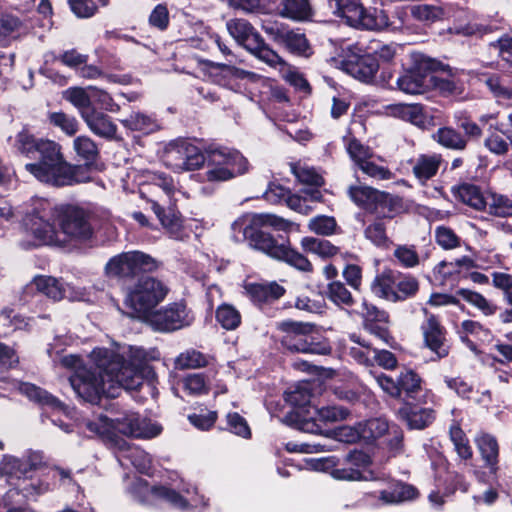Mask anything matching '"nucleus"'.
I'll return each mask as SVG.
<instances>
[{"instance_id":"1","label":"nucleus","mask_w":512,"mask_h":512,"mask_svg":"<svg viewBox=\"0 0 512 512\" xmlns=\"http://www.w3.org/2000/svg\"><path fill=\"white\" fill-rule=\"evenodd\" d=\"M90 358L93 366L80 368L69 377L77 396L90 403L97 402L102 395L117 397L121 388L135 390L150 373L140 348H130L127 359L109 349L96 348Z\"/></svg>"},{"instance_id":"2","label":"nucleus","mask_w":512,"mask_h":512,"mask_svg":"<svg viewBox=\"0 0 512 512\" xmlns=\"http://www.w3.org/2000/svg\"><path fill=\"white\" fill-rule=\"evenodd\" d=\"M19 152L37 162L27 163L25 170L37 180L53 185L66 186L82 182L77 170L68 164L61 153V146L53 140L37 139L34 136L20 132L16 138Z\"/></svg>"},{"instance_id":"3","label":"nucleus","mask_w":512,"mask_h":512,"mask_svg":"<svg viewBox=\"0 0 512 512\" xmlns=\"http://www.w3.org/2000/svg\"><path fill=\"white\" fill-rule=\"evenodd\" d=\"M291 222L274 214H252L237 219L232 224L234 232L242 233L250 247L260 250L272 258L282 260L298 270L304 272L312 271L310 261L299 252L291 249L285 244H278L264 227H272L276 230H287Z\"/></svg>"},{"instance_id":"4","label":"nucleus","mask_w":512,"mask_h":512,"mask_svg":"<svg viewBox=\"0 0 512 512\" xmlns=\"http://www.w3.org/2000/svg\"><path fill=\"white\" fill-rule=\"evenodd\" d=\"M167 293V286L160 280L150 276L142 277L128 289L124 304L131 317L146 320Z\"/></svg>"},{"instance_id":"5","label":"nucleus","mask_w":512,"mask_h":512,"mask_svg":"<svg viewBox=\"0 0 512 512\" xmlns=\"http://www.w3.org/2000/svg\"><path fill=\"white\" fill-rule=\"evenodd\" d=\"M87 428L100 436L112 437L116 433H121L126 436L143 439L154 438L162 431V427L159 424L137 415H128L116 420L101 415L97 421L88 422Z\"/></svg>"},{"instance_id":"6","label":"nucleus","mask_w":512,"mask_h":512,"mask_svg":"<svg viewBox=\"0 0 512 512\" xmlns=\"http://www.w3.org/2000/svg\"><path fill=\"white\" fill-rule=\"evenodd\" d=\"M229 34L249 53L270 67L285 66V60L269 47L260 33L245 19H231L226 23Z\"/></svg>"},{"instance_id":"7","label":"nucleus","mask_w":512,"mask_h":512,"mask_svg":"<svg viewBox=\"0 0 512 512\" xmlns=\"http://www.w3.org/2000/svg\"><path fill=\"white\" fill-rule=\"evenodd\" d=\"M444 68L439 60L421 52H412L410 66L397 79V86L406 94H423L431 88L432 73Z\"/></svg>"},{"instance_id":"8","label":"nucleus","mask_w":512,"mask_h":512,"mask_svg":"<svg viewBox=\"0 0 512 512\" xmlns=\"http://www.w3.org/2000/svg\"><path fill=\"white\" fill-rule=\"evenodd\" d=\"M277 327L283 332L281 344L291 352L326 354L329 351L327 345L318 341V333L311 323L286 320Z\"/></svg>"},{"instance_id":"9","label":"nucleus","mask_w":512,"mask_h":512,"mask_svg":"<svg viewBox=\"0 0 512 512\" xmlns=\"http://www.w3.org/2000/svg\"><path fill=\"white\" fill-rule=\"evenodd\" d=\"M330 8L338 17L344 18L349 26L367 30H380L390 26L383 10H366L360 0H328Z\"/></svg>"},{"instance_id":"10","label":"nucleus","mask_w":512,"mask_h":512,"mask_svg":"<svg viewBox=\"0 0 512 512\" xmlns=\"http://www.w3.org/2000/svg\"><path fill=\"white\" fill-rule=\"evenodd\" d=\"M165 165L176 172L199 169L206 162L201 149L188 140L178 139L165 146L163 153Z\"/></svg>"},{"instance_id":"11","label":"nucleus","mask_w":512,"mask_h":512,"mask_svg":"<svg viewBox=\"0 0 512 512\" xmlns=\"http://www.w3.org/2000/svg\"><path fill=\"white\" fill-rule=\"evenodd\" d=\"M158 268L157 261L140 251H130L112 257L105 266L108 277L129 278L140 272H152Z\"/></svg>"},{"instance_id":"12","label":"nucleus","mask_w":512,"mask_h":512,"mask_svg":"<svg viewBox=\"0 0 512 512\" xmlns=\"http://www.w3.org/2000/svg\"><path fill=\"white\" fill-rule=\"evenodd\" d=\"M63 234L71 240L85 241L93 234L88 214L81 208L63 205L55 209Z\"/></svg>"},{"instance_id":"13","label":"nucleus","mask_w":512,"mask_h":512,"mask_svg":"<svg viewBox=\"0 0 512 512\" xmlns=\"http://www.w3.org/2000/svg\"><path fill=\"white\" fill-rule=\"evenodd\" d=\"M193 320V315L183 303L169 304L163 309L152 312L146 319L154 330L162 332L175 331L189 326Z\"/></svg>"},{"instance_id":"14","label":"nucleus","mask_w":512,"mask_h":512,"mask_svg":"<svg viewBox=\"0 0 512 512\" xmlns=\"http://www.w3.org/2000/svg\"><path fill=\"white\" fill-rule=\"evenodd\" d=\"M139 489L144 493V497L141 499L143 503L154 505L158 500H163L173 507L178 509H188L189 507H198L199 505L206 506L203 496H197L195 489L193 488V495L188 498L183 497L176 491L167 487H150L147 483L139 481Z\"/></svg>"},{"instance_id":"15","label":"nucleus","mask_w":512,"mask_h":512,"mask_svg":"<svg viewBox=\"0 0 512 512\" xmlns=\"http://www.w3.org/2000/svg\"><path fill=\"white\" fill-rule=\"evenodd\" d=\"M41 209H36L28 214L24 220L26 228L39 241V244L52 245L58 242L54 225L50 222L52 208L49 203L42 204Z\"/></svg>"},{"instance_id":"16","label":"nucleus","mask_w":512,"mask_h":512,"mask_svg":"<svg viewBox=\"0 0 512 512\" xmlns=\"http://www.w3.org/2000/svg\"><path fill=\"white\" fill-rule=\"evenodd\" d=\"M264 30L276 44L285 47L289 52L306 57L310 55V47L304 34L274 26L264 27Z\"/></svg>"},{"instance_id":"17","label":"nucleus","mask_w":512,"mask_h":512,"mask_svg":"<svg viewBox=\"0 0 512 512\" xmlns=\"http://www.w3.org/2000/svg\"><path fill=\"white\" fill-rule=\"evenodd\" d=\"M31 285L34 286L37 291L55 301H59L63 298L79 300L83 296L82 292L74 291L69 284H64L52 276H37L33 279Z\"/></svg>"},{"instance_id":"18","label":"nucleus","mask_w":512,"mask_h":512,"mask_svg":"<svg viewBox=\"0 0 512 512\" xmlns=\"http://www.w3.org/2000/svg\"><path fill=\"white\" fill-rule=\"evenodd\" d=\"M425 316L421 329L426 346L436 354L437 358L446 357L449 353V346L446 344L443 328L434 315L425 311Z\"/></svg>"},{"instance_id":"19","label":"nucleus","mask_w":512,"mask_h":512,"mask_svg":"<svg viewBox=\"0 0 512 512\" xmlns=\"http://www.w3.org/2000/svg\"><path fill=\"white\" fill-rule=\"evenodd\" d=\"M212 164L228 168L234 177L245 174L248 171L247 159L237 150L227 147L212 149L208 152Z\"/></svg>"},{"instance_id":"20","label":"nucleus","mask_w":512,"mask_h":512,"mask_svg":"<svg viewBox=\"0 0 512 512\" xmlns=\"http://www.w3.org/2000/svg\"><path fill=\"white\" fill-rule=\"evenodd\" d=\"M345 462L348 467L332 470L331 476L337 480L355 481L363 478L361 469L370 465L371 458L365 452L355 450L346 455Z\"/></svg>"},{"instance_id":"21","label":"nucleus","mask_w":512,"mask_h":512,"mask_svg":"<svg viewBox=\"0 0 512 512\" xmlns=\"http://www.w3.org/2000/svg\"><path fill=\"white\" fill-rule=\"evenodd\" d=\"M314 413L317 416V419L311 416L310 419L303 417L302 427L306 432L310 433H318L320 431V427L316 423V421H321L323 423H334L338 421L345 420L349 415V410L342 406H324L321 408L313 407Z\"/></svg>"},{"instance_id":"22","label":"nucleus","mask_w":512,"mask_h":512,"mask_svg":"<svg viewBox=\"0 0 512 512\" xmlns=\"http://www.w3.org/2000/svg\"><path fill=\"white\" fill-rule=\"evenodd\" d=\"M82 120L96 136L106 140L116 139L117 125L114 123L113 119L104 112L94 108L90 112L83 113Z\"/></svg>"},{"instance_id":"23","label":"nucleus","mask_w":512,"mask_h":512,"mask_svg":"<svg viewBox=\"0 0 512 512\" xmlns=\"http://www.w3.org/2000/svg\"><path fill=\"white\" fill-rule=\"evenodd\" d=\"M370 289L378 298L390 302H399L395 290V273L391 269H384L378 273L371 282Z\"/></svg>"},{"instance_id":"24","label":"nucleus","mask_w":512,"mask_h":512,"mask_svg":"<svg viewBox=\"0 0 512 512\" xmlns=\"http://www.w3.org/2000/svg\"><path fill=\"white\" fill-rule=\"evenodd\" d=\"M475 443L486 466L491 473H495L499 457V445L496 437L486 432H480L475 437Z\"/></svg>"},{"instance_id":"25","label":"nucleus","mask_w":512,"mask_h":512,"mask_svg":"<svg viewBox=\"0 0 512 512\" xmlns=\"http://www.w3.org/2000/svg\"><path fill=\"white\" fill-rule=\"evenodd\" d=\"M246 291L251 300L258 304L278 300L285 293L284 287L275 281L267 283H250L246 286Z\"/></svg>"},{"instance_id":"26","label":"nucleus","mask_w":512,"mask_h":512,"mask_svg":"<svg viewBox=\"0 0 512 512\" xmlns=\"http://www.w3.org/2000/svg\"><path fill=\"white\" fill-rule=\"evenodd\" d=\"M452 192L456 199L471 208L478 211L485 209L486 193H483L478 186L470 183H463L453 187Z\"/></svg>"},{"instance_id":"27","label":"nucleus","mask_w":512,"mask_h":512,"mask_svg":"<svg viewBox=\"0 0 512 512\" xmlns=\"http://www.w3.org/2000/svg\"><path fill=\"white\" fill-rule=\"evenodd\" d=\"M379 64L377 59L371 54L363 55L355 62H349L347 64V71L355 78L363 82H371L377 71Z\"/></svg>"},{"instance_id":"28","label":"nucleus","mask_w":512,"mask_h":512,"mask_svg":"<svg viewBox=\"0 0 512 512\" xmlns=\"http://www.w3.org/2000/svg\"><path fill=\"white\" fill-rule=\"evenodd\" d=\"M441 162L442 157L439 154L419 155L412 167L413 174L421 183H425L437 174Z\"/></svg>"},{"instance_id":"29","label":"nucleus","mask_w":512,"mask_h":512,"mask_svg":"<svg viewBox=\"0 0 512 512\" xmlns=\"http://www.w3.org/2000/svg\"><path fill=\"white\" fill-rule=\"evenodd\" d=\"M399 415L411 429H424L435 419L434 411L430 408L405 406L399 410Z\"/></svg>"},{"instance_id":"30","label":"nucleus","mask_w":512,"mask_h":512,"mask_svg":"<svg viewBox=\"0 0 512 512\" xmlns=\"http://www.w3.org/2000/svg\"><path fill=\"white\" fill-rule=\"evenodd\" d=\"M416 489L408 484L390 481L388 487L380 491V499L385 504H397L416 497Z\"/></svg>"},{"instance_id":"31","label":"nucleus","mask_w":512,"mask_h":512,"mask_svg":"<svg viewBox=\"0 0 512 512\" xmlns=\"http://www.w3.org/2000/svg\"><path fill=\"white\" fill-rule=\"evenodd\" d=\"M402 209V200L384 191H378L370 213L380 218H392Z\"/></svg>"},{"instance_id":"32","label":"nucleus","mask_w":512,"mask_h":512,"mask_svg":"<svg viewBox=\"0 0 512 512\" xmlns=\"http://www.w3.org/2000/svg\"><path fill=\"white\" fill-rule=\"evenodd\" d=\"M488 214L507 218L512 216V199L496 192H486L485 209Z\"/></svg>"},{"instance_id":"33","label":"nucleus","mask_w":512,"mask_h":512,"mask_svg":"<svg viewBox=\"0 0 512 512\" xmlns=\"http://www.w3.org/2000/svg\"><path fill=\"white\" fill-rule=\"evenodd\" d=\"M152 210L172 238L177 240L184 239L181 219L176 212L173 210L166 212L157 202H152Z\"/></svg>"},{"instance_id":"34","label":"nucleus","mask_w":512,"mask_h":512,"mask_svg":"<svg viewBox=\"0 0 512 512\" xmlns=\"http://www.w3.org/2000/svg\"><path fill=\"white\" fill-rule=\"evenodd\" d=\"M47 122L50 127L58 129L68 137H73L79 131V121L75 116L63 111H50L47 113Z\"/></svg>"},{"instance_id":"35","label":"nucleus","mask_w":512,"mask_h":512,"mask_svg":"<svg viewBox=\"0 0 512 512\" xmlns=\"http://www.w3.org/2000/svg\"><path fill=\"white\" fill-rule=\"evenodd\" d=\"M120 122L125 128L131 131H139L145 134L155 132L159 129L157 120L152 115L142 112H133Z\"/></svg>"},{"instance_id":"36","label":"nucleus","mask_w":512,"mask_h":512,"mask_svg":"<svg viewBox=\"0 0 512 512\" xmlns=\"http://www.w3.org/2000/svg\"><path fill=\"white\" fill-rule=\"evenodd\" d=\"M19 389L29 399L41 405L49 406L56 410H65V405L60 400L34 384L22 383Z\"/></svg>"},{"instance_id":"37","label":"nucleus","mask_w":512,"mask_h":512,"mask_svg":"<svg viewBox=\"0 0 512 512\" xmlns=\"http://www.w3.org/2000/svg\"><path fill=\"white\" fill-rule=\"evenodd\" d=\"M483 82L497 98H512V78L506 74H491L483 77Z\"/></svg>"},{"instance_id":"38","label":"nucleus","mask_w":512,"mask_h":512,"mask_svg":"<svg viewBox=\"0 0 512 512\" xmlns=\"http://www.w3.org/2000/svg\"><path fill=\"white\" fill-rule=\"evenodd\" d=\"M88 90V88L71 87L63 93L64 99L78 110L81 118H83V113L90 112L95 108L92 105V93L89 94Z\"/></svg>"},{"instance_id":"39","label":"nucleus","mask_w":512,"mask_h":512,"mask_svg":"<svg viewBox=\"0 0 512 512\" xmlns=\"http://www.w3.org/2000/svg\"><path fill=\"white\" fill-rule=\"evenodd\" d=\"M393 257L397 265L406 269H413L419 266L423 260L416 246L409 244L396 245Z\"/></svg>"},{"instance_id":"40","label":"nucleus","mask_w":512,"mask_h":512,"mask_svg":"<svg viewBox=\"0 0 512 512\" xmlns=\"http://www.w3.org/2000/svg\"><path fill=\"white\" fill-rule=\"evenodd\" d=\"M433 139L441 146L452 150H464L467 146V139L451 127L439 128Z\"/></svg>"},{"instance_id":"41","label":"nucleus","mask_w":512,"mask_h":512,"mask_svg":"<svg viewBox=\"0 0 512 512\" xmlns=\"http://www.w3.org/2000/svg\"><path fill=\"white\" fill-rule=\"evenodd\" d=\"M378 191L379 190L369 186H350L348 195L357 206L370 213L374 204V197L376 198Z\"/></svg>"},{"instance_id":"42","label":"nucleus","mask_w":512,"mask_h":512,"mask_svg":"<svg viewBox=\"0 0 512 512\" xmlns=\"http://www.w3.org/2000/svg\"><path fill=\"white\" fill-rule=\"evenodd\" d=\"M301 245L305 251L316 254L322 258L332 257L338 253V248L324 239L304 237L301 240Z\"/></svg>"},{"instance_id":"43","label":"nucleus","mask_w":512,"mask_h":512,"mask_svg":"<svg viewBox=\"0 0 512 512\" xmlns=\"http://www.w3.org/2000/svg\"><path fill=\"white\" fill-rule=\"evenodd\" d=\"M311 390L309 382H300L285 393V400L295 407L305 408L310 403Z\"/></svg>"},{"instance_id":"44","label":"nucleus","mask_w":512,"mask_h":512,"mask_svg":"<svg viewBox=\"0 0 512 512\" xmlns=\"http://www.w3.org/2000/svg\"><path fill=\"white\" fill-rule=\"evenodd\" d=\"M308 0H284L281 15L294 20H304L310 16Z\"/></svg>"},{"instance_id":"45","label":"nucleus","mask_w":512,"mask_h":512,"mask_svg":"<svg viewBox=\"0 0 512 512\" xmlns=\"http://www.w3.org/2000/svg\"><path fill=\"white\" fill-rule=\"evenodd\" d=\"M0 473L18 479L28 477V462L13 456H4L0 462Z\"/></svg>"},{"instance_id":"46","label":"nucleus","mask_w":512,"mask_h":512,"mask_svg":"<svg viewBox=\"0 0 512 512\" xmlns=\"http://www.w3.org/2000/svg\"><path fill=\"white\" fill-rule=\"evenodd\" d=\"M449 434L458 456L463 460L471 459L473 451L464 431L458 425H452Z\"/></svg>"},{"instance_id":"47","label":"nucleus","mask_w":512,"mask_h":512,"mask_svg":"<svg viewBox=\"0 0 512 512\" xmlns=\"http://www.w3.org/2000/svg\"><path fill=\"white\" fill-rule=\"evenodd\" d=\"M327 297L337 306H351L354 303L351 292L341 281H332L328 284Z\"/></svg>"},{"instance_id":"48","label":"nucleus","mask_w":512,"mask_h":512,"mask_svg":"<svg viewBox=\"0 0 512 512\" xmlns=\"http://www.w3.org/2000/svg\"><path fill=\"white\" fill-rule=\"evenodd\" d=\"M72 12L80 18L93 16L99 7L106 6L109 0H68Z\"/></svg>"},{"instance_id":"49","label":"nucleus","mask_w":512,"mask_h":512,"mask_svg":"<svg viewBox=\"0 0 512 512\" xmlns=\"http://www.w3.org/2000/svg\"><path fill=\"white\" fill-rule=\"evenodd\" d=\"M216 319L226 330H234L241 323V315L232 305L223 304L216 311Z\"/></svg>"},{"instance_id":"50","label":"nucleus","mask_w":512,"mask_h":512,"mask_svg":"<svg viewBox=\"0 0 512 512\" xmlns=\"http://www.w3.org/2000/svg\"><path fill=\"white\" fill-rule=\"evenodd\" d=\"M360 424L362 429V439L365 441L376 440L385 435V433L389 430L387 420L382 418L370 419Z\"/></svg>"},{"instance_id":"51","label":"nucleus","mask_w":512,"mask_h":512,"mask_svg":"<svg viewBox=\"0 0 512 512\" xmlns=\"http://www.w3.org/2000/svg\"><path fill=\"white\" fill-rule=\"evenodd\" d=\"M73 148L78 156L88 161H94L99 153L96 143L87 135L77 136L73 141Z\"/></svg>"},{"instance_id":"52","label":"nucleus","mask_w":512,"mask_h":512,"mask_svg":"<svg viewBox=\"0 0 512 512\" xmlns=\"http://www.w3.org/2000/svg\"><path fill=\"white\" fill-rule=\"evenodd\" d=\"M459 294L465 301L478 308L486 316L493 315L496 312V306L478 292L461 289Z\"/></svg>"},{"instance_id":"53","label":"nucleus","mask_w":512,"mask_h":512,"mask_svg":"<svg viewBox=\"0 0 512 512\" xmlns=\"http://www.w3.org/2000/svg\"><path fill=\"white\" fill-rule=\"evenodd\" d=\"M395 290L399 301H404L418 292L419 282L412 275L402 274L397 281L395 280Z\"/></svg>"},{"instance_id":"54","label":"nucleus","mask_w":512,"mask_h":512,"mask_svg":"<svg viewBox=\"0 0 512 512\" xmlns=\"http://www.w3.org/2000/svg\"><path fill=\"white\" fill-rule=\"evenodd\" d=\"M308 228L318 235L329 236L336 232L337 222L332 216L318 215L309 220Z\"/></svg>"},{"instance_id":"55","label":"nucleus","mask_w":512,"mask_h":512,"mask_svg":"<svg viewBox=\"0 0 512 512\" xmlns=\"http://www.w3.org/2000/svg\"><path fill=\"white\" fill-rule=\"evenodd\" d=\"M183 389L193 396H198L208 391V381L200 373L189 374L181 381Z\"/></svg>"},{"instance_id":"56","label":"nucleus","mask_w":512,"mask_h":512,"mask_svg":"<svg viewBox=\"0 0 512 512\" xmlns=\"http://www.w3.org/2000/svg\"><path fill=\"white\" fill-rule=\"evenodd\" d=\"M131 464L141 473L148 474L152 467L151 457L147 452L137 447H129L125 455Z\"/></svg>"},{"instance_id":"57","label":"nucleus","mask_w":512,"mask_h":512,"mask_svg":"<svg viewBox=\"0 0 512 512\" xmlns=\"http://www.w3.org/2000/svg\"><path fill=\"white\" fill-rule=\"evenodd\" d=\"M420 378L411 370L402 372L398 378V385L400 388V395L402 392L406 394L408 398H415V393L420 390Z\"/></svg>"},{"instance_id":"58","label":"nucleus","mask_w":512,"mask_h":512,"mask_svg":"<svg viewBox=\"0 0 512 512\" xmlns=\"http://www.w3.org/2000/svg\"><path fill=\"white\" fill-rule=\"evenodd\" d=\"M357 313L363 318V323L371 322H387L388 314L384 310H380L377 306L363 299Z\"/></svg>"},{"instance_id":"59","label":"nucleus","mask_w":512,"mask_h":512,"mask_svg":"<svg viewBox=\"0 0 512 512\" xmlns=\"http://www.w3.org/2000/svg\"><path fill=\"white\" fill-rule=\"evenodd\" d=\"M291 170L301 183L313 186H321L324 183L322 176L314 168L293 164Z\"/></svg>"},{"instance_id":"60","label":"nucleus","mask_w":512,"mask_h":512,"mask_svg":"<svg viewBox=\"0 0 512 512\" xmlns=\"http://www.w3.org/2000/svg\"><path fill=\"white\" fill-rule=\"evenodd\" d=\"M437 244L445 250L455 249L460 246L461 239L448 227L439 226L435 230Z\"/></svg>"},{"instance_id":"61","label":"nucleus","mask_w":512,"mask_h":512,"mask_svg":"<svg viewBox=\"0 0 512 512\" xmlns=\"http://www.w3.org/2000/svg\"><path fill=\"white\" fill-rule=\"evenodd\" d=\"M176 367L179 369H190L202 367L206 364L204 355L195 350H189L181 353L175 360Z\"/></svg>"},{"instance_id":"62","label":"nucleus","mask_w":512,"mask_h":512,"mask_svg":"<svg viewBox=\"0 0 512 512\" xmlns=\"http://www.w3.org/2000/svg\"><path fill=\"white\" fill-rule=\"evenodd\" d=\"M365 237L370 240L373 244L379 247H387L390 243L388 236L386 235V229L382 222L376 221L364 231Z\"/></svg>"},{"instance_id":"63","label":"nucleus","mask_w":512,"mask_h":512,"mask_svg":"<svg viewBox=\"0 0 512 512\" xmlns=\"http://www.w3.org/2000/svg\"><path fill=\"white\" fill-rule=\"evenodd\" d=\"M346 149L350 158L356 163L358 167L370 159L372 155L370 149L364 146L356 138H351L348 141Z\"/></svg>"},{"instance_id":"64","label":"nucleus","mask_w":512,"mask_h":512,"mask_svg":"<svg viewBox=\"0 0 512 512\" xmlns=\"http://www.w3.org/2000/svg\"><path fill=\"white\" fill-rule=\"evenodd\" d=\"M442 9L429 4H418L411 7V14L420 21H435L442 16Z\"/></svg>"}]
</instances>
